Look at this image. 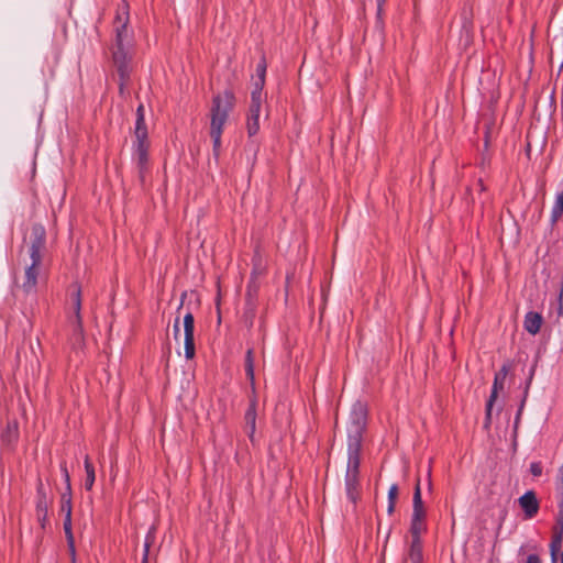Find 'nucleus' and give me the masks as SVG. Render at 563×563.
<instances>
[{
  "label": "nucleus",
  "mask_w": 563,
  "mask_h": 563,
  "mask_svg": "<svg viewBox=\"0 0 563 563\" xmlns=\"http://www.w3.org/2000/svg\"><path fill=\"white\" fill-rule=\"evenodd\" d=\"M129 11L124 3L118 9L114 20V42L111 47L112 62L120 77V89L128 81L131 73V60L133 56L134 35L129 27Z\"/></svg>",
  "instance_id": "f257e3e1"
},
{
  "label": "nucleus",
  "mask_w": 563,
  "mask_h": 563,
  "mask_svg": "<svg viewBox=\"0 0 563 563\" xmlns=\"http://www.w3.org/2000/svg\"><path fill=\"white\" fill-rule=\"evenodd\" d=\"M235 98L232 91L225 90L213 98L211 107L210 136L213 142V152L219 154L221 135L229 113L233 110Z\"/></svg>",
  "instance_id": "f03ea898"
},
{
  "label": "nucleus",
  "mask_w": 563,
  "mask_h": 563,
  "mask_svg": "<svg viewBox=\"0 0 563 563\" xmlns=\"http://www.w3.org/2000/svg\"><path fill=\"white\" fill-rule=\"evenodd\" d=\"M367 409L364 404L356 401L351 407L347 421V453L360 454L362 437L366 426Z\"/></svg>",
  "instance_id": "7ed1b4c3"
},
{
  "label": "nucleus",
  "mask_w": 563,
  "mask_h": 563,
  "mask_svg": "<svg viewBox=\"0 0 563 563\" xmlns=\"http://www.w3.org/2000/svg\"><path fill=\"white\" fill-rule=\"evenodd\" d=\"M360 454L347 453V466L345 474V490L347 498L352 503H356L358 498V473H360Z\"/></svg>",
  "instance_id": "20e7f679"
},
{
  "label": "nucleus",
  "mask_w": 563,
  "mask_h": 563,
  "mask_svg": "<svg viewBox=\"0 0 563 563\" xmlns=\"http://www.w3.org/2000/svg\"><path fill=\"white\" fill-rule=\"evenodd\" d=\"M426 509L421 497L420 482L418 481L413 492V509L411 518V540L420 539V534L426 530Z\"/></svg>",
  "instance_id": "39448f33"
},
{
  "label": "nucleus",
  "mask_w": 563,
  "mask_h": 563,
  "mask_svg": "<svg viewBox=\"0 0 563 563\" xmlns=\"http://www.w3.org/2000/svg\"><path fill=\"white\" fill-rule=\"evenodd\" d=\"M266 76V63L262 59L256 66V77L253 79L251 101L266 102V93L263 91Z\"/></svg>",
  "instance_id": "423d86ee"
},
{
  "label": "nucleus",
  "mask_w": 563,
  "mask_h": 563,
  "mask_svg": "<svg viewBox=\"0 0 563 563\" xmlns=\"http://www.w3.org/2000/svg\"><path fill=\"white\" fill-rule=\"evenodd\" d=\"M183 325L185 357L187 360H191L196 353L194 341L195 319L191 312H188L184 316Z\"/></svg>",
  "instance_id": "0eeeda50"
},
{
  "label": "nucleus",
  "mask_w": 563,
  "mask_h": 563,
  "mask_svg": "<svg viewBox=\"0 0 563 563\" xmlns=\"http://www.w3.org/2000/svg\"><path fill=\"white\" fill-rule=\"evenodd\" d=\"M508 366L504 365L495 375L492 393L489 399L486 404V423L488 424L490 421L492 409L495 400L497 399L499 390L504 388L506 377L508 375Z\"/></svg>",
  "instance_id": "6e6552de"
},
{
  "label": "nucleus",
  "mask_w": 563,
  "mask_h": 563,
  "mask_svg": "<svg viewBox=\"0 0 563 563\" xmlns=\"http://www.w3.org/2000/svg\"><path fill=\"white\" fill-rule=\"evenodd\" d=\"M265 102L250 101L246 130L250 137L255 136L260 131V117Z\"/></svg>",
  "instance_id": "1a4fd4ad"
},
{
  "label": "nucleus",
  "mask_w": 563,
  "mask_h": 563,
  "mask_svg": "<svg viewBox=\"0 0 563 563\" xmlns=\"http://www.w3.org/2000/svg\"><path fill=\"white\" fill-rule=\"evenodd\" d=\"M518 503L525 511L526 518H533L539 511V501L534 492L528 490L519 497Z\"/></svg>",
  "instance_id": "9d476101"
},
{
  "label": "nucleus",
  "mask_w": 563,
  "mask_h": 563,
  "mask_svg": "<svg viewBox=\"0 0 563 563\" xmlns=\"http://www.w3.org/2000/svg\"><path fill=\"white\" fill-rule=\"evenodd\" d=\"M70 305H71V309L74 312V317H70V320L75 324L77 330H81V317H80L81 291H80V288L77 286H74V288L71 290Z\"/></svg>",
  "instance_id": "9b49d317"
},
{
  "label": "nucleus",
  "mask_w": 563,
  "mask_h": 563,
  "mask_svg": "<svg viewBox=\"0 0 563 563\" xmlns=\"http://www.w3.org/2000/svg\"><path fill=\"white\" fill-rule=\"evenodd\" d=\"M29 254L32 258L31 265L25 271L26 280L23 284V290L29 294L35 286V241H32L29 245Z\"/></svg>",
  "instance_id": "f8f14e48"
},
{
  "label": "nucleus",
  "mask_w": 563,
  "mask_h": 563,
  "mask_svg": "<svg viewBox=\"0 0 563 563\" xmlns=\"http://www.w3.org/2000/svg\"><path fill=\"white\" fill-rule=\"evenodd\" d=\"M542 321L543 319L540 313L530 311L525 317L523 327L527 332L536 335L540 331Z\"/></svg>",
  "instance_id": "ddd939ff"
},
{
  "label": "nucleus",
  "mask_w": 563,
  "mask_h": 563,
  "mask_svg": "<svg viewBox=\"0 0 563 563\" xmlns=\"http://www.w3.org/2000/svg\"><path fill=\"white\" fill-rule=\"evenodd\" d=\"M562 542H563L562 527H554L552 541L550 543V554H551V560L553 563H555L558 561V556H559V554L561 552V548H562Z\"/></svg>",
  "instance_id": "4468645a"
},
{
  "label": "nucleus",
  "mask_w": 563,
  "mask_h": 563,
  "mask_svg": "<svg viewBox=\"0 0 563 563\" xmlns=\"http://www.w3.org/2000/svg\"><path fill=\"white\" fill-rule=\"evenodd\" d=\"M19 435L18 422L15 420L9 421L7 423L5 429L1 432V442L2 444L10 446L13 442L16 441Z\"/></svg>",
  "instance_id": "2eb2a0df"
},
{
  "label": "nucleus",
  "mask_w": 563,
  "mask_h": 563,
  "mask_svg": "<svg viewBox=\"0 0 563 563\" xmlns=\"http://www.w3.org/2000/svg\"><path fill=\"white\" fill-rule=\"evenodd\" d=\"M406 561L410 563H422L423 554L421 539L411 540Z\"/></svg>",
  "instance_id": "dca6fc26"
},
{
  "label": "nucleus",
  "mask_w": 563,
  "mask_h": 563,
  "mask_svg": "<svg viewBox=\"0 0 563 563\" xmlns=\"http://www.w3.org/2000/svg\"><path fill=\"white\" fill-rule=\"evenodd\" d=\"M135 140L147 139V129L144 119V107L140 104L136 109V122H135Z\"/></svg>",
  "instance_id": "f3484780"
},
{
  "label": "nucleus",
  "mask_w": 563,
  "mask_h": 563,
  "mask_svg": "<svg viewBox=\"0 0 563 563\" xmlns=\"http://www.w3.org/2000/svg\"><path fill=\"white\" fill-rule=\"evenodd\" d=\"M147 150H148L147 139L135 140V157L141 167H143L147 162Z\"/></svg>",
  "instance_id": "a211bd4d"
},
{
  "label": "nucleus",
  "mask_w": 563,
  "mask_h": 563,
  "mask_svg": "<svg viewBox=\"0 0 563 563\" xmlns=\"http://www.w3.org/2000/svg\"><path fill=\"white\" fill-rule=\"evenodd\" d=\"M85 470H86V479H85L84 486L87 490H90L93 486V483L96 479V474H95V467L91 464L88 456H86V459H85Z\"/></svg>",
  "instance_id": "6ab92c4d"
},
{
  "label": "nucleus",
  "mask_w": 563,
  "mask_h": 563,
  "mask_svg": "<svg viewBox=\"0 0 563 563\" xmlns=\"http://www.w3.org/2000/svg\"><path fill=\"white\" fill-rule=\"evenodd\" d=\"M255 420H256V412H255L254 404H252L245 413V423H246V428L250 432V437H252L253 433L255 432Z\"/></svg>",
  "instance_id": "aec40b11"
},
{
  "label": "nucleus",
  "mask_w": 563,
  "mask_h": 563,
  "mask_svg": "<svg viewBox=\"0 0 563 563\" xmlns=\"http://www.w3.org/2000/svg\"><path fill=\"white\" fill-rule=\"evenodd\" d=\"M245 372L247 378L253 383L254 382V360H253V350L249 349L245 357Z\"/></svg>",
  "instance_id": "412c9836"
},
{
  "label": "nucleus",
  "mask_w": 563,
  "mask_h": 563,
  "mask_svg": "<svg viewBox=\"0 0 563 563\" xmlns=\"http://www.w3.org/2000/svg\"><path fill=\"white\" fill-rule=\"evenodd\" d=\"M64 529L67 534L70 547L73 548V534H71V519H70V509L67 510L66 518L64 521Z\"/></svg>",
  "instance_id": "4be33fe9"
},
{
  "label": "nucleus",
  "mask_w": 563,
  "mask_h": 563,
  "mask_svg": "<svg viewBox=\"0 0 563 563\" xmlns=\"http://www.w3.org/2000/svg\"><path fill=\"white\" fill-rule=\"evenodd\" d=\"M553 217H560L563 213V191L558 196L553 210Z\"/></svg>",
  "instance_id": "5701e85b"
},
{
  "label": "nucleus",
  "mask_w": 563,
  "mask_h": 563,
  "mask_svg": "<svg viewBox=\"0 0 563 563\" xmlns=\"http://www.w3.org/2000/svg\"><path fill=\"white\" fill-rule=\"evenodd\" d=\"M153 539H154V537L151 531L146 537L142 563H147L148 550H150V545H151V542L153 541Z\"/></svg>",
  "instance_id": "b1692460"
},
{
  "label": "nucleus",
  "mask_w": 563,
  "mask_h": 563,
  "mask_svg": "<svg viewBox=\"0 0 563 563\" xmlns=\"http://www.w3.org/2000/svg\"><path fill=\"white\" fill-rule=\"evenodd\" d=\"M530 472L533 476H540L542 474V464L540 462H532L530 464Z\"/></svg>",
  "instance_id": "393cba45"
},
{
  "label": "nucleus",
  "mask_w": 563,
  "mask_h": 563,
  "mask_svg": "<svg viewBox=\"0 0 563 563\" xmlns=\"http://www.w3.org/2000/svg\"><path fill=\"white\" fill-rule=\"evenodd\" d=\"M398 497V486L393 484L388 489V501H396Z\"/></svg>",
  "instance_id": "a878e982"
},
{
  "label": "nucleus",
  "mask_w": 563,
  "mask_h": 563,
  "mask_svg": "<svg viewBox=\"0 0 563 563\" xmlns=\"http://www.w3.org/2000/svg\"><path fill=\"white\" fill-rule=\"evenodd\" d=\"M173 332H174L175 340L178 341L179 335H180V327H179V318L178 317L175 319V322L173 325Z\"/></svg>",
  "instance_id": "bb28decb"
},
{
  "label": "nucleus",
  "mask_w": 563,
  "mask_h": 563,
  "mask_svg": "<svg viewBox=\"0 0 563 563\" xmlns=\"http://www.w3.org/2000/svg\"><path fill=\"white\" fill-rule=\"evenodd\" d=\"M555 527H562L563 531V500L560 501V511Z\"/></svg>",
  "instance_id": "cd10ccee"
},
{
  "label": "nucleus",
  "mask_w": 563,
  "mask_h": 563,
  "mask_svg": "<svg viewBox=\"0 0 563 563\" xmlns=\"http://www.w3.org/2000/svg\"><path fill=\"white\" fill-rule=\"evenodd\" d=\"M31 180L33 179V177L35 176V151L32 153V156H31Z\"/></svg>",
  "instance_id": "c85d7f7f"
},
{
  "label": "nucleus",
  "mask_w": 563,
  "mask_h": 563,
  "mask_svg": "<svg viewBox=\"0 0 563 563\" xmlns=\"http://www.w3.org/2000/svg\"><path fill=\"white\" fill-rule=\"evenodd\" d=\"M526 563H542L541 559L537 554H529Z\"/></svg>",
  "instance_id": "c756f323"
},
{
  "label": "nucleus",
  "mask_w": 563,
  "mask_h": 563,
  "mask_svg": "<svg viewBox=\"0 0 563 563\" xmlns=\"http://www.w3.org/2000/svg\"><path fill=\"white\" fill-rule=\"evenodd\" d=\"M386 2V0H376V4H377V14L380 15L382 11H383V5L384 3Z\"/></svg>",
  "instance_id": "7c9ffc66"
},
{
  "label": "nucleus",
  "mask_w": 563,
  "mask_h": 563,
  "mask_svg": "<svg viewBox=\"0 0 563 563\" xmlns=\"http://www.w3.org/2000/svg\"><path fill=\"white\" fill-rule=\"evenodd\" d=\"M395 504H396V501H388L387 511H388L389 515L394 512Z\"/></svg>",
  "instance_id": "2f4dec72"
},
{
  "label": "nucleus",
  "mask_w": 563,
  "mask_h": 563,
  "mask_svg": "<svg viewBox=\"0 0 563 563\" xmlns=\"http://www.w3.org/2000/svg\"><path fill=\"white\" fill-rule=\"evenodd\" d=\"M36 258H37V267H38L40 266V253L38 252H37Z\"/></svg>",
  "instance_id": "473e14b6"
},
{
  "label": "nucleus",
  "mask_w": 563,
  "mask_h": 563,
  "mask_svg": "<svg viewBox=\"0 0 563 563\" xmlns=\"http://www.w3.org/2000/svg\"><path fill=\"white\" fill-rule=\"evenodd\" d=\"M560 563H563V551L561 553Z\"/></svg>",
  "instance_id": "72a5a7b5"
}]
</instances>
